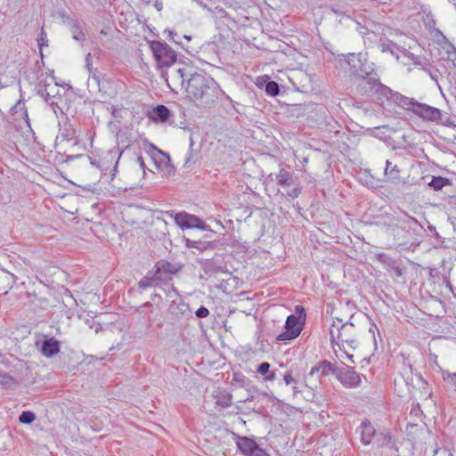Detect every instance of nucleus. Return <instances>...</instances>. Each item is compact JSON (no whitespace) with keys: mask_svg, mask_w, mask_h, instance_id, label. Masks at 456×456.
<instances>
[{"mask_svg":"<svg viewBox=\"0 0 456 456\" xmlns=\"http://www.w3.org/2000/svg\"><path fill=\"white\" fill-rule=\"evenodd\" d=\"M187 98L198 106H209L218 99L219 94L224 93L218 84L210 77L200 72L190 75L185 86Z\"/></svg>","mask_w":456,"mask_h":456,"instance_id":"1","label":"nucleus"},{"mask_svg":"<svg viewBox=\"0 0 456 456\" xmlns=\"http://www.w3.org/2000/svg\"><path fill=\"white\" fill-rule=\"evenodd\" d=\"M327 370L331 371L337 379L346 388H355L362 384V375L356 372L354 368H333L330 362L323 361L318 362L311 369L308 375L305 377V385L308 386L307 382H310L316 374L319 372L325 374Z\"/></svg>","mask_w":456,"mask_h":456,"instance_id":"2","label":"nucleus"},{"mask_svg":"<svg viewBox=\"0 0 456 456\" xmlns=\"http://www.w3.org/2000/svg\"><path fill=\"white\" fill-rule=\"evenodd\" d=\"M330 335L334 353H337V347L346 345L353 350L358 346L355 328L351 322H343L341 319L333 321L330 327Z\"/></svg>","mask_w":456,"mask_h":456,"instance_id":"3","label":"nucleus"},{"mask_svg":"<svg viewBox=\"0 0 456 456\" xmlns=\"http://www.w3.org/2000/svg\"><path fill=\"white\" fill-rule=\"evenodd\" d=\"M343 57L344 61L349 65L351 71L362 79L376 72L374 64L368 62L366 53H348L343 55Z\"/></svg>","mask_w":456,"mask_h":456,"instance_id":"4","label":"nucleus"},{"mask_svg":"<svg viewBox=\"0 0 456 456\" xmlns=\"http://www.w3.org/2000/svg\"><path fill=\"white\" fill-rule=\"evenodd\" d=\"M151 49L159 69L170 67L176 61V53L164 42L152 41Z\"/></svg>","mask_w":456,"mask_h":456,"instance_id":"5","label":"nucleus"},{"mask_svg":"<svg viewBox=\"0 0 456 456\" xmlns=\"http://www.w3.org/2000/svg\"><path fill=\"white\" fill-rule=\"evenodd\" d=\"M275 181L282 188L287 197L296 199L300 195L302 187L292 173L281 168L276 175Z\"/></svg>","mask_w":456,"mask_h":456,"instance_id":"6","label":"nucleus"},{"mask_svg":"<svg viewBox=\"0 0 456 456\" xmlns=\"http://www.w3.org/2000/svg\"><path fill=\"white\" fill-rule=\"evenodd\" d=\"M121 156V152H118L116 150H109L102 152L99 159H91L90 163L93 166H96L102 172L105 174L110 172L111 178L115 176L118 168V159Z\"/></svg>","mask_w":456,"mask_h":456,"instance_id":"7","label":"nucleus"},{"mask_svg":"<svg viewBox=\"0 0 456 456\" xmlns=\"http://www.w3.org/2000/svg\"><path fill=\"white\" fill-rule=\"evenodd\" d=\"M286 330L281 332L277 339L281 341L292 340L299 336L302 330V322L299 316L290 314L285 323Z\"/></svg>","mask_w":456,"mask_h":456,"instance_id":"8","label":"nucleus"},{"mask_svg":"<svg viewBox=\"0 0 456 456\" xmlns=\"http://www.w3.org/2000/svg\"><path fill=\"white\" fill-rule=\"evenodd\" d=\"M410 110L416 115L424 119L430 121H438L441 119V110L437 108L414 102L412 99L410 101Z\"/></svg>","mask_w":456,"mask_h":456,"instance_id":"9","label":"nucleus"},{"mask_svg":"<svg viewBox=\"0 0 456 456\" xmlns=\"http://www.w3.org/2000/svg\"><path fill=\"white\" fill-rule=\"evenodd\" d=\"M236 444L238 449L246 456H270L253 439L247 436H237Z\"/></svg>","mask_w":456,"mask_h":456,"instance_id":"10","label":"nucleus"},{"mask_svg":"<svg viewBox=\"0 0 456 456\" xmlns=\"http://www.w3.org/2000/svg\"><path fill=\"white\" fill-rule=\"evenodd\" d=\"M150 154L159 171L164 172L166 175H171L174 172V167L170 164V158L167 153L151 144Z\"/></svg>","mask_w":456,"mask_h":456,"instance_id":"11","label":"nucleus"},{"mask_svg":"<svg viewBox=\"0 0 456 456\" xmlns=\"http://www.w3.org/2000/svg\"><path fill=\"white\" fill-rule=\"evenodd\" d=\"M362 86L364 88V94L371 95L376 93L386 94L389 91V88L382 85L379 81V76L377 72H374L362 78Z\"/></svg>","mask_w":456,"mask_h":456,"instance_id":"12","label":"nucleus"},{"mask_svg":"<svg viewBox=\"0 0 456 456\" xmlns=\"http://www.w3.org/2000/svg\"><path fill=\"white\" fill-rule=\"evenodd\" d=\"M361 436H362V442L363 444L368 445L372 443V438H375L378 436V434L376 433V430L369 421H363L361 425ZM383 436V442L379 443L377 442V446L383 445L384 444H387L389 442L390 437L387 435L381 434ZM373 443L375 444L376 441L374 440Z\"/></svg>","mask_w":456,"mask_h":456,"instance_id":"13","label":"nucleus"},{"mask_svg":"<svg viewBox=\"0 0 456 456\" xmlns=\"http://www.w3.org/2000/svg\"><path fill=\"white\" fill-rule=\"evenodd\" d=\"M175 221L176 224L182 228H199L206 230L207 226L202 224V221L193 215L187 213H177L175 216Z\"/></svg>","mask_w":456,"mask_h":456,"instance_id":"14","label":"nucleus"},{"mask_svg":"<svg viewBox=\"0 0 456 456\" xmlns=\"http://www.w3.org/2000/svg\"><path fill=\"white\" fill-rule=\"evenodd\" d=\"M379 48L382 53H390L397 60L399 59L398 52L400 51L403 53L404 56L409 57L415 64H418L417 57H415L413 53L405 50H400L399 47L391 41H380L379 44Z\"/></svg>","mask_w":456,"mask_h":456,"instance_id":"15","label":"nucleus"},{"mask_svg":"<svg viewBox=\"0 0 456 456\" xmlns=\"http://www.w3.org/2000/svg\"><path fill=\"white\" fill-rule=\"evenodd\" d=\"M170 110L164 105H158L148 113V117L154 122H167Z\"/></svg>","mask_w":456,"mask_h":456,"instance_id":"16","label":"nucleus"},{"mask_svg":"<svg viewBox=\"0 0 456 456\" xmlns=\"http://www.w3.org/2000/svg\"><path fill=\"white\" fill-rule=\"evenodd\" d=\"M60 351V343L54 338L44 341L41 348L42 354L46 357H52Z\"/></svg>","mask_w":456,"mask_h":456,"instance_id":"17","label":"nucleus"},{"mask_svg":"<svg viewBox=\"0 0 456 456\" xmlns=\"http://www.w3.org/2000/svg\"><path fill=\"white\" fill-rule=\"evenodd\" d=\"M65 22L69 26L74 40L83 42L86 39V35L77 21L70 18H67Z\"/></svg>","mask_w":456,"mask_h":456,"instance_id":"18","label":"nucleus"},{"mask_svg":"<svg viewBox=\"0 0 456 456\" xmlns=\"http://www.w3.org/2000/svg\"><path fill=\"white\" fill-rule=\"evenodd\" d=\"M384 174L387 177L388 180L395 181V180L399 179L400 170L396 165L392 166V162L389 160H387Z\"/></svg>","mask_w":456,"mask_h":456,"instance_id":"19","label":"nucleus"},{"mask_svg":"<svg viewBox=\"0 0 456 456\" xmlns=\"http://www.w3.org/2000/svg\"><path fill=\"white\" fill-rule=\"evenodd\" d=\"M270 363L264 362L259 364L256 372L259 373L262 376H265V379L266 381H272L275 379V372L270 371Z\"/></svg>","mask_w":456,"mask_h":456,"instance_id":"20","label":"nucleus"},{"mask_svg":"<svg viewBox=\"0 0 456 456\" xmlns=\"http://www.w3.org/2000/svg\"><path fill=\"white\" fill-rule=\"evenodd\" d=\"M86 68L90 75V77L94 79L97 83H99L100 78L98 76L97 69H94L93 67V61H92V55L91 53H87L86 56Z\"/></svg>","mask_w":456,"mask_h":456,"instance_id":"21","label":"nucleus"},{"mask_svg":"<svg viewBox=\"0 0 456 456\" xmlns=\"http://www.w3.org/2000/svg\"><path fill=\"white\" fill-rule=\"evenodd\" d=\"M449 183L450 182L447 178H444L442 176H434L428 184L434 190L439 191Z\"/></svg>","mask_w":456,"mask_h":456,"instance_id":"22","label":"nucleus"},{"mask_svg":"<svg viewBox=\"0 0 456 456\" xmlns=\"http://www.w3.org/2000/svg\"><path fill=\"white\" fill-rule=\"evenodd\" d=\"M57 86V84L45 85L44 86H41L39 88V94L42 96H45L47 98L53 97L55 95L56 91L58 90Z\"/></svg>","mask_w":456,"mask_h":456,"instance_id":"23","label":"nucleus"},{"mask_svg":"<svg viewBox=\"0 0 456 456\" xmlns=\"http://www.w3.org/2000/svg\"><path fill=\"white\" fill-rule=\"evenodd\" d=\"M338 359H347L350 362L354 363V354L347 351L346 346L338 347L335 353Z\"/></svg>","mask_w":456,"mask_h":456,"instance_id":"24","label":"nucleus"},{"mask_svg":"<svg viewBox=\"0 0 456 456\" xmlns=\"http://www.w3.org/2000/svg\"><path fill=\"white\" fill-rule=\"evenodd\" d=\"M398 221L402 223L401 227L405 228L406 226L411 227V224H417V220L405 213H403Z\"/></svg>","mask_w":456,"mask_h":456,"instance_id":"25","label":"nucleus"},{"mask_svg":"<svg viewBox=\"0 0 456 456\" xmlns=\"http://www.w3.org/2000/svg\"><path fill=\"white\" fill-rule=\"evenodd\" d=\"M265 92L271 96H276L280 93L279 86L274 81H270L265 86Z\"/></svg>","mask_w":456,"mask_h":456,"instance_id":"26","label":"nucleus"},{"mask_svg":"<svg viewBox=\"0 0 456 456\" xmlns=\"http://www.w3.org/2000/svg\"><path fill=\"white\" fill-rule=\"evenodd\" d=\"M184 242L187 248H194L198 249H205L207 248V242L200 240H191L190 239H184Z\"/></svg>","mask_w":456,"mask_h":456,"instance_id":"27","label":"nucleus"},{"mask_svg":"<svg viewBox=\"0 0 456 456\" xmlns=\"http://www.w3.org/2000/svg\"><path fill=\"white\" fill-rule=\"evenodd\" d=\"M35 414L32 411H22L19 417V420L23 424H30L35 420Z\"/></svg>","mask_w":456,"mask_h":456,"instance_id":"28","label":"nucleus"},{"mask_svg":"<svg viewBox=\"0 0 456 456\" xmlns=\"http://www.w3.org/2000/svg\"><path fill=\"white\" fill-rule=\"evenodd\" d=\"M186 75V69L184 68H179L172 73L173 77L179 81L182 85H183L185 82L184 77Z\"/></svg>","mask_w":456,"mask_h":456,"instance_id":"29","label":"nucleus"},{"mask_svg":"<svg viewBox=\"0 0 456 456\" xmlns=\"http://www.w3.org/2000/svg\"><path fill=\"white\" fill-rule=\"evenodd\" d=\"M217 404H220L222 407L226 408L232 405V395L227 394L224 395L223 398H220L216 401Z\"/></svg>","mask_w":456,"mask_h":456,"instance_id":"30","label":"nucleus"},{"mask_svg":"<svg viewBox=\"0 0 456 456\" xmlns=\"http://www.w3.org/2000/svg\"><path fill=\"white\" fill-rule=\"evenodd\" d=\"M198 318H205L209 314V311L205 306H200L195 313Z\"/></svg>","mask_w":456,"mask_h":456,"instance_id":"31","label":"nucleus"},{"mask_svg":"<svg viewBox=\"0 0 456 456\" xmlns=\"http://www.w3.org/2000/svg\"><path fill=\"white\" fill-rule=\"evenodd\" d=\"M283 380L285 382V384L287 386L290 385V384H296V380L295 379L292 377L291 373L290 372H287L284 377H283Z\"/></svg>","mask_w":456,"mask_h":456,"instance_id":"32","label":"nucleus"},{"mask_svg":"<svg viewBox=\"0 0 456 456\" xmlns=\"http://www.w3.org/2000/svg\"><path fill=\"white\" fill-rule=\"evenodd\" d=\"M151 286V281L150 279L144 278L139 281V288H141L142 289H145Z\"/></svg>","mask_w":456,"mask_h":456,"instance_id":"33","label":"nucleus"},{"mask_svg":"<svg viewBox=\"0 0 456 456\" xmlns=\"http://www.w3.org/2000/svg\"><path fill=\"white\" fill-rule=\"evenodd\" d=\"M164 33H167L168 34V39L169 40H172L174 41L175 43L176 44H179V42L175 38V36H177V34L170 29H166L164 31Z\"/></svg>","mask_w":456,"mask_h":456,"instance_id":"34","label":"nucleus"},{"mask_svg":"<svg viewBox=\"0 0 456 456\" xmlns=\"http://www.w3.org/2000/svg\"><path fill=\"white\" fill-rule=\"evenodd\" d=\"M136 161L140 167V168L142 170L143 174H145L146 166L144 163V160L142 156H138L136 159Z\"/></svg>","mask_w":456,"mask_h":456,"instance_id":"35","label":"nucleus"},{"mask_svg":"<svg viewBox=\"0 0 456 456\" xmlns=\"http://www.w3.org/2000/svg\"><path fill=\"white\" fill-rule=\"evenodd\" d=\"M12 381V378L7 375L0 377V383L9 384Z\"/></svg>","mask_w":456,"mask_h":456,"instance_id":"36","label":"nucleus"},{"mask_svg":"<svg viewBox=\"0 0 456 456\" xmlns=\"http://www.w3.org/2000/svg\"><path fill=\"white\" fill-rule=\"evenodd\" d=\"M153 6L157 9V11L160 12L163 9V3L160 0H156L153 4Z\"/></svg>","mask_w":456,"mask_h":456,"instance_id":"37","label":"nucleus"},{"mask_svg":"<svg viewBox=\"0 0 456 456\" xmlns=\"http://www.w3.org/2000/svg\"><path fill=\"white\" fill-rule=\"evenodd\" d=\"M448 381L452 382L456 387V373H450L447 377Z\"/></svg>","mask_w":456,"mask_h":456,"instance_id":"38","label":"nucleus"},{"mask_svg":"<svg viewBox=\"0 0 456 456\" xmlns=\"http://www.w3.org/2000/svg\"><path fill=\"white\" fill-rule=\"evenodd\" d=\"M45 41H46V34L42 30L40 38L38 39L39 46H42Z\"/></svg>","mask_w":456,"mask_h":456,"instance_id":"39","label":"nucleus"},{"mask_svg":"<svg viewBox=\"0 0 456 456\" xmlns=\"http://www.w3.org/2000/svg\"><path fill=\"white\" fill-rule=\"evenodd\" d=\"M430 77L437 83V76L434 75L431 71H428Z\"/></svg>","mask_w":456,"mask_h":456,"instance_id":"40","label":"nucleus"},{"mask_svg":"<svg viewBox=\"0 0 456 456\" xmlns=\"http://www.w3.org/2000/svg\"><path fill=\"white\" fill-rule=\"evenodd\" d=\"M301 391L298 389L297 387L294 386L293 387V394L294 395H297V394L300 393Z\"/></svg>","mask_w":456,"mask_h":456,"instance_id":"41","label":"nucleus"},{"mask_svg":"<svg viewBox=\"0 0 456 456\" xmlns=\"http://www.w3.org/2000/svg\"><path fill=\"white\" fill-rule=\"evenodd\" d=\"M296 310L297 313H304V308L303 306H300V305H297L296 306Z\"/></svg>","mask_w":456,"mask_h":456,"instance_id":"42","label":"nucleus"},{"mask_svg":"<svg viewBox=\"0 0 456 456\" xmlns=\"http://www.w3.org/2000/svg\"><path fill=\"white\" fill-rule=\"evenodd\" d=\"M73 135H74V131L72 130L71 133H67V137H68V140H71L73 138Z\"/></svg>","mask_w":456,"mask_h":456,"instance_id":"43","label":"nucleus"},{"mask_svg":"<svg viewBox=\"0 0 456 456\" xmlns=\"http://www.w3.org/2000/svg\"><path fill=\"white\" fill-rule=\"evenodd\" d=\"M196 1H197V2L199 3V4H200L202 7L207 8V5H206L205 4H203V3H202V1H200V0H196Z\"/></svg>","mask_w":456,"mask_h":456,"instance_id":"44","label":"nucleus"},{"mask_svg":"<svg viewBox=\"0 0 456 456\" xmlns=\"http://www.w3.org/2000/svg\"><path fill=\"white\" fill-rule=\"evenodd\" d=\"M183 37H184L187 41H190V40H191V38L190 36H186V35H185V36H183Z\"/></svg>","mask_w":456,"mask_h":456,"instance_id":"45","label":"nucleus"},{"mask_svg":"<svg viewBox=\"0 0 456 456\" xmlns=\"http://www.w3.org/2000/svg\"><path fill=\"white\" fill-rule=\"evenodd\" d=\"M227 99H228V101H230L231 102H233V101H232L229 96H227Z\"/></svg>","mask_w":456,"mask_h":456,"instance_id":"46","label":"nucleus"},{"mask_svg":"<svg viewBox=\"0 0 456 456\" xmlns=\"http://www.w3.org/2000/svg\"><path fill=\"white\" fill-rule=\"evenodd\" d=\"M429 229H430V230H435V227H433V226H429Z\"/></svg>","mask_w":456,"mask_h":456,"instance_id":"47","label":"nucleus"}]
</instances>
